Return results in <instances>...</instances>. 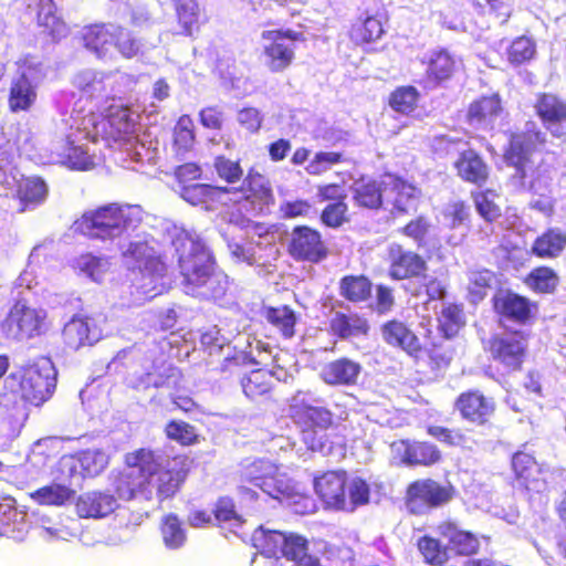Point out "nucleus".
I'll return each instance as SVG.
<instances>
[{
  "mask_svg": "<svg viewBox=\"0 0 566 566\" xmlns=\"http://www.w3.org/2000/svg\"><path fill=\"white\" fill-rule=\"evenodd\" d=\"M313 489L326 510L352 513L369 502L370 486L346 470H327L313 479Z\"/></svg>",
  "mask_w": 566,
  "mask_h": 566,
  "instance_id": "obj_1",
  "label": "nucleus"
},
{
  "mask_svg": "<svg viewBox=\"0 0 566 566\" xmlns=\"http://www.w3.org/2000/svg\"><path fill=\"white\" fill-rule=\"evenodd\" d=\"M123 464L112 478L114 493L124 501L138 496L150 501L154 475L160 465L158 452L149 447L134 449L124 454Z\"/></svg>",
  "mask_w": 566,
  "mask_h": 566,
  "instance_id": "obj_2",
  "label": "nucleus"
},
{
  "mask_svg": "<svg viewBox=\"0 0 566 566\" xmlns=\"http://www.w3.org/2000/svg\"><path fill=\"white\" fill-rule=\"evenodd\" d=\"M112 101L113 103L104 109V117L99 120L92 115L83 117L80 124L77 119H74L77 127L73 130V125L71 126L65 142H129L128 138L117 137L115 133H133L139 113L120 101L116 102L114 98Z\"/></svg>",
  "mask_w": 566,
  "mask_h": 566,
  "instance_id": "obj_3",
  "label": "nucleus"
},
{
  "mask_svg": "<svg viewBox=\"0 0 566 566\" xmlns=\"http://www.w3.org/2000/svg\"><path fill=\"white\" fill-rule=\"evenodd\" d=\"M56 386V370L50 358L39 357L4 380V388L14 397L39 406L46 401Z\"/></svg>",
  "mask_w": 566,
  "mask_h": 566,
  "instance_id": "obj_4",
  "label": "nucleus"
},
{
  "mask_svg": "<svg viewBox=\"0 0 566 566\" xmlns=\"http://www.w3.org/2000/svg\"><path fill=\"white\" fill-rule=\"evenodd\" d=\"M289 416L298 428L302 442L313 452H329L332 443L326 430L333 427V412L304 400H294L289 407Z\"/></svg>",
  "mask_w": 566,
  "mask_h": 566,
  "instance_id": "obj_5",
  "label": "nucleus"
},
{
  "mask_svg": "<svg viewBox=\"0 0 566 566\" xmlns=\"http://www.w3.org/2000/svg\"><path fill=\"white\" fill-rule=\"evenodd\" d=\"M130 224L129 207L117 203L88 210L75 221L76 229L82 234L101 240L120 237Z\"/></svg>",
  "mask_w": 566,
  "mask_h": 566,
  "instance_id": "obj_6",
  "label": "nucleus"
},
{
  "mask_svg": "<svg viewBox=\"0 0 566 566\" xmlns=\"http://www.w3.org/2000/svg\"><path fill=\"white\" fill-rule=\"evenodd\" d=\"M46 313L31 307L27 300H15L0 323L2 334L18 340L31 339L44 331Z\"/></svg>",
  "mask_w": 566,
  "mask_h": 566,
  "instance_id": "obj_7",
  "label": "nucleus"
},
{
  "mask_svg": "<svg viewBox=\"0 0 566 566\" xmlns=\"http://www.w3.org/2000/svg\"><path fill=\"white\" fill-rule=\"evenodd\" d=\"M454 495L452 485H442L432 479H420L408 484L403 497L411 515H422L450 502Z\"/></svg>",
  "mask_w": 566,
  "mask_h": 566,
  "instance_id": "obj_8",
  "label": "nucleus"
},
{
  "mask_svg": "<svg viewBox=\"0 0 566 566\" xmlns=\"http://www.w3.org/2000/svg\"><path fill=\"white\" fill-rule=\"evenodd\" d=\"M44 75L42 64L32 57H27L19 64L9 95V107L12 112L31 108L36 101V88Z\"/></svg>",
  "mask_w": 566,
  "mask_h": 566,
  "instance_id": "obj_9",
  "label": "nucleus"
},
{
  "mask_svg": "<svg viewBox=\"0 0 566 566\" xmlns=\"http://www.w3.org/2000/svg\"><path fill=\"white\" fill-rule=\"evenodd\" d=\"M227 187L226 200L229 205H243L248 210L262 212L274 203V195L269 179L250 169L239 187Z\"/></svg>",
  "mask_w": 566,
  "mask_h": 566,
  "instance_id": "obj_10",
  "label": "nucleus"
},
{
  "mask_svg": "<svg viewBox=\"0 0 566 566\" xmlns=\"http://www.w3.org/2000/svg\"><path fill=\"white\" fill-rule=\"evenodd\" d=\"M252 488L272 497H279L283 493V488L275 465L261 459L244 465L239 473L238 490L241 494L254 497L256 494Z\"/></svg>",
  "mask_w": 566,
  "mask_h": 566,
  "instance_id": "obj_11",
  "label": "nucleus"
},
{
  "mask_svg": "<svg viewBox=\"0 0 566 566\" xmlns=\"http://www.w3.org/2000/svg\"><path fill=\"white\" fill-rule=\"evenodd\" d=\"M316 199L326 203L319 212V222L328 229H339L352 220L347 193L337 182L322 184L316 187Z\"/></svg>",
  "mask_w": 566,
  "mask_h": 566,
  "instance_id": "obj_12",
  "label": "nucleus"
},
{
  "mask_svg": "<svg viewBox=\"0 0 566 566\" xmlns=\"http://www.w3.org/2000/svg\"><path fill=\"white\" fill-rule=\"evenodd\" d=\"M171 460V465L163 468L160 464L154 475L151 500L156 497L159 503L175 497L190 473L192 460L189 455L177 454Z\"/></svg>",
  "mask_w": 566,
  "mask_h": 566,
  "instance_id": "obj_13",
  "label": "nucleus"
},
{
  "mask_svg": "<svg viewBox=\"0 0 566 566\" xmlns=\"http://www.w3.org/2000/svg\"><path fill=\"white\" fill-rule=\"evenodd\" d=\"M287 252L297 262L317 264L328 256L329 249L317 229L296 226L292 230Z\"/></svg>",
  "mask_w": 566,
  "mask_h": 566,
  "instance_id": "obj_14",
  "label": "nucleus"
},
{
  "mask_svg": "<svg viewBox=\"0 0 566 566\" xmlns=\"http://www.w3.org/2000/svg\"><path fill=\"white\" fill-rule=\"evenodd\" d=\"M184 284L191 292L203 286L210 280L214 260L212 255L200 245L191 242L188 253H181L178 259Z\"/></svg>",
  "mask_w": 566,
  "mask_h": 566,
  "instance_id": "obj_15",
  "label": "nucleus"
},
{
  "mask_svg": "<svg viewBox=\"0 0 566 566\" xmlns=\"http://www.w3.org/2000/svg\"><path fill=\"white\" fill-rule=\"evenodd\" d=\"M390 450L400 464L410 468H429L442 459L440 449L429 441L398 439L390 443Z\"/></svg>",
  "mask_w": 566,
  "mask_h": 566,
  "instance_id": "obj_16",
  "label": "nucleus"
},
{
  "mask_svg": "<svg viewBox=\"0 0 566 566\" xmlns=\"http://www.w3.org/2000/svg\"><path fill=\"white\" fill-rule=\"evenodd\" d=\"M388 276L395 281L421 280L427 277L428 264L419 253L395 245L388 252Z\"/></svg>",
  "mask_w": 566,
  "mask_h": 566,
  "instance_id": "obj_17",
  "label": "nucleus"
},
{
  "mask_svg": "<svg viewBox=\"0 0 566 566\" xmlns=\"http://www.w3.org/2000/svg\"><path fill=\"white\" fill-rule=\"evenodd\" d=\"M387 178L388 181L385 182V189L392 196L388 199L390 216L392 218H400L416 212L418 200L421 197V189L395 174H388Z\"/></svg>",
  "mask_w": 566,
  "mask_h": 566,
  "instance_id": "obj_18",
  "label": "nucleus"
},
{
  "mask_svg": "<svg viewBox=\"0 0 566 566\" xmlns=\"http://www.w3.org/2000/svg\"><path fill=\"white\" fill-rule=\"evenodd\" d=\"M384 342L403 350L416 360L423 357L424 348L418 335L402 321L392 318L380 327Z\"/></svg>",
  "mask_w": 566,
  "mask_h": 566,
  "instance_id": "obj_19",
  "label": "nucleus"
},
{
  "mask_svg": "<svg viewBox=\"0 0 566 566\" xmlns=\"http://www.w3.org/2000/svg\"><path fill=\"white\" fill-rule=\"evenodd\" d=\"M534 107L552 136L562 138L566 132V102L554 94L543 93L537 96Z\"/></svg>",
  "mask_w": 566,
  "mask_h": 566,
  "instance_id": "obj_20",
  "label": "nucleus"
},
{
  "mask_svg": "<svg viewBox=\"0 0 566 566\" xmlns=\"http://www.w3.org/2000/svg\"><path fill=\"white\" fill-rule=\"evenodd\" d=\"M41 165H61L72 170H90L94 164V158L81 145L63 144L56 151H45L36 158Z\"/></svg>",
  "mask_w": 566,
  "mask_h": 566,
  "instance_id": "obj_21",
  "label": "nucleus"
},
{
  "mask_svg": "<svg viewBox=\"0 0 566 566\" xmlns=\"http://www.w3.org/2000/svg\"><path fill=\"white\" fill-rule=\"evenodd\" d=\"M116 493L107 491H90L77 496L74 505L81 518H103L112 514L117 507Z\"/></svg>",
  "mask_w": 566,
  "mask_h": 566,
  "instance_id": "obj_22",
  "label": "nucleus"
},
{
  "mask_svg": "<svg viewBox=\"0 0 566 566\" xmlns=\"http://www.w3.org/2000/svg\"><path fill=\"white\" fill-rule=\"evenodd\" d=\"M62 335L70 348L78 349L96 343L102 332L93 317L75 315L64 325Z\"/></svg>",
  "mask_w": 566,
  "mask_h": 566,
  "instance_id": "obj_23",
  "label": "nucleus"
},
{
  "mask_svg": "<svg viewBox=\"0 0 566 566\" xmlns=\"http://www.w3.org/2000/svg\"><path fill=\"white\" fill-rule=\"evenodd\" d=\"M268 33L272 43L264 48L265 65L272 72H282L291 65L294 59L293 39L279 31Z\"/></svg>",
  "mask_w": 566,
  "mask_h": 566,
  "instance_id": "obj_24",
  "label": "nucleus"
},
{
  "mask_svg": "<svg viewBox=\"0 0 566 566\" xmlns=\"http://www.w3.org/2000/svg\"><path fill=\"white\" fill-rule=\"evenodd\" d=\"M120 27L113 23H95L83 29L84 45L97 57H106L114 46L116 34Z\"/></svg>",
  "mask_w": 566,
  "mask_h": 566,
  "instance_id": "obj_25",
  "label": "nucleus"
},
{
  "mask_svg": "<svg viewBox=\"0 0 566 566\" xmlns=\"http://www.w3.org/2000/svg\"><path fill=\"white\" fill-rule=\"evenodd\" d=\"M526 346L527 342L523 332L504 333L497 338V360L507 370H517L522 366Z\"/></svg>",
  "mask_w": 566,
  "mask_h": 566,
  "instance_id": "obj_26",
  "label": "nucleus"
},
{
  "mask_svg": "<svg viewBox=\"0 0 566 566\" xmlns=\"http://www.w3.org/2000/svg\"><path fill=\"white\" fill-rule=\"evenodd\" d=\"M441 537L448 541V548L460 556H470L479 552L480 542L475 534L460 528L451 521L441 522L438 527Z\"/></svg>",
  "mask_w": 566,
  "mask_h": 566,
  "instance_id": "obj_27",
  "label": "nucleus"
},
{
  "mask_svg": "<svg viewBox=\"0 0 566 566\" xmlns=\"http://www.w3.org/2000/svg\"><path fill=\"white\" fill-rule=\"evenodd\" d=\"M227 187L212 186L209 184L186 185L180 188L181 198L192 206H200L205 209H212L218 205L228 206L226 200Z\"/></svg>",
  "mask_w": 566,
  "mask_h": 566,
  "instance_id": "obj_28",
  "label": "nucleus"
},
{
  "mask_svg": "<svg viewBox=\"0 0 566 566\" xmlns=\"http://www.w3.org/2000/svg\"><path fill=\"white\" fill-rule=\"evenodd\" d=\"M455 408L461 416L476 423H485L493 412V403L479 390H468L459 395L455 400Z\"/></svg>",
  "mask_w": 566,
  "mask_h": 566,
  "instance_id": "obj_29",
  "label": "nucleus"
},
{
  "mask_svg": "<svg viewBox=\"0 0 566 566\" xmlns=\"http://www.w3.org/2000/svg\"><path fill=\"white\" fill-rule=\"evenodd\" d=\"M385 186L376 179L360 178L352 186L354 205L363 210L378 211L384 206Z\"/></svg>",
  "mask_w": 566,
  "mask_h": 566,
  "instance_id": "obj_30",
  "label": "nucleus"
},
{
  "mask_svg": "<svg viewBox=\"0 0 566 566\" xmlns=\"http://www.w3.org/2000/svg\"><path fill=\"white\" fill-rule=\"evenodd\" d=\"M360 369L358 363L342 357L327 363L321 370V378L331 386H352L356 384Z\"/></svg>",
  "mask_w": 566,
  "mask_h": 566,
  "instance_id": "obj_31",
  "label": "nucleus"
},
{
  "mask_svg": "<svg viewBox=\"0 0 566 566\" xmlns=\"http://www.w3.org/2000/svg\"><path fill=\"white\" fill-rule=\"evenodd\" d=\"M501 307V314L515 323L525 324L536 312V305L528 298L518 294L497 292V307Z\"/></svg>",
  "mask_w": 566,
  "mask_h": 566,
  "instance_id": "obj_32",
  "label": "nucleus"
},
{
  "mask_svg": "<svg viewBox=\"0 0 566 566\" xmlns=\"http://www.w3.org/2000/svg\"><path fill=\"white\" fill-rule=\"evenodd\" d=\"M329 333L338 338L348 339L365 336L369 332L368 321L358 313L336 312L329 321Z\"/></svg>",
  "mask_w": 566,
  "mask_h": 566,
  "instance_id": "obj_33",
  "label": "nucleus"
},
{
  "mask_svg": "<svg viewBox=\"0 0 566 566\" xmlns=\"http://www.w3.org/2000/svg\"><path fill=\"white\" fill-rule=\"evenodd\" d=\"M262 315L284 339H291L296 334L298 314L286 304L279 306H265Z\"/></svg>",
  "mask_w": 566,
  "mask_h": 566,
  "instance_id": "obj_34",
  "label": "nucleus"
},
{
  "mask_svg": "<svg viewBox=\"0 0 566 566\" xmlns=\"http://www.w3.org/2000/svg\"><path fill=\"white\" fill-rule=\"evenodd\" d=\"M467 325L462 304L447 303L437 315V328L444 339L455 338Z\"/></svg>",
  "mask_w": 566,
  "mask_h": 566,
  "instance_id": "obj_35",
  "label": "nucleus"
},
{
  "mask_svg": "<svg viewBox=\"0 0 566 566\" xmlns=\"http://www.w3.org/2000/svg\"><path fill=\"white\" fill-rule=\"evenodd\" d=\"M112 82V75L95 70H83L73 80L74 86L90 98L107 95V87Z\"/></svg>",
  "mask_w": 566,
  "mask_h": 566,
  "instance_id": "obj_36",
  "label": "nucleus"
},
{
  "mask_svg": "<svg viewBox=\"0 0 566 566\" xmlns=\"http://www.w3.org/2000/svg\"><path fill=\"white\" fill-rule=\"evenodd\" d=\"M338 289L343 298L357 304L370 298L373 282L364 274H348L339 280Z\"/></svg>",
  "mask_w": 566,
  "mask_h": 566,
  "instance_id": "obj_37",
  "label": "nucleus"
},
{
  "mask_svg": "<svg viewBox=\"0 0 566 566\" xmlns=\"http://www.w3.org/2000/svg\"><path fill=\"white\" fill-rule=\"evenodd\" d=\"M48 195V186L41 177L22 176L17 181L15 197L21 202V210L41 203Z\"/></svg>",
  "mask_w": 566,
  "mask_h": 566,
  "instance_id": "obj_38",
  "label": "nucleus"
},
{
  "mask_svg": "<svg viewBox=\"0 0 566 566\" xmlns=\"http://www.w3.org/2000/svg\"><path fill=\"white\" fill-rule=\"evenodd\" d=\"M25 524V513L20 511L12 497L0 501V536L14 537Z\"/></svg>",
  "mask_w": 566,
  "mask_h": 566,
  "instance_id": "obj_39",
  "label": "nucleus"
},
{
  "mask_svg": "<svg viewBox=\"0 0 566 566\" xmlns=\"http://www.w3.org/2000/svg\"><path fill=\"white\" fill-rule=\"evenodd\" d=\"M241 386L244 395L252 400L265 397L274 387L273 373L262 368L251 370L241 379Z\"/></svg>",
  "mask_w": 566,
  "mask_h": 566,
  "instance_id": "obj_40",
  "label": "nucleus"
},
{
  "mask_svg": "<svg viewBox=\"0 0 566 566\" xmlns=\"http://www.w3.org/2000/svg\"><path fill=\"white\" fill-rule=\"evenodd\" d=\"M75 497V490L60 483H51L36 489L31 499L40 505L63 506Z\"/></svg>",
  "mask_w": 566,
  "mask_h": 566,
  "instance_id": "obj_41",
  "label": "nucleus"
},
{
  "mask_svg": "<svg viewBox=\"0 0 566 566\" xmlns=\"http://www.w3.org/2000/svg\"><path fill=\"white\" fill-rule=\"evenodd\" d=\"M458 175L465 181L481 184L488 178L486 166L471 151H463L455 163Z\"/></svg>",
  "mask_w": 566,
  "mask_h": 566,
  "instance_id": "obj_42",
  "label": "nucleus"
},
{
  "mask_svg": "<svg viewBox=\"0 0 566 566\" xmlns=\"http://www.w3.org/2000/svg\"><path fill=\"white\" fill-rule=\"evenodd\" d=\"M252 541L262 555L279 557L286 541V534L280 531L265 530L261 526L253 533Z\"/></svg>",
  "mask_w": 566,
  "mask_h": 566,
  "instance_id": "obj_43",
  "label": "nucleus"
},
{
  "mask_svg": "<svg viewBox=\"0 0 566 566\" xmlns=\"http://www.w3.org/2000/svg\"><path fill=\"white\" fill-rule=\"evenodd\" d=\"M512 469L516 479L526 489H531V483L537 481L542 471L539 464L531 454L521 451L513 454Z\"/></svg>",
  "mask_w": 566,
  "mask_h": 566,
  "instance_id": "obj_44",
  "label": "nucleus"
},
{
  "mask_svg": "<svg viewBox=\"0 0 566 566\" xmlns=\"http://www.w3.org/2000/svg\"><path fill=\"white\" fill-rule=\"evenodd\" d=\"M168 440L177 442L181 447H191L200 441L197 428L184 420H169L164 428Z\"/></svg>",
  "mask_w": 566,
  "mask_h": 566,
  "instance_id": "obj_45",
  "label": "nucleus"
},
{
  "mask_svg": "<svg viewBox=\"0 0 566 566\" xmlns=\"http://www.w3.org/2000/svg\"><path fill=\"white\" fill-rule=\"evenodd\" d=\"M38 23L43 27L54 39L67 34L66 24L55 14V7L52 0H39Z\"/></svg>",
  "mask_w": 566,
  "mask_h": 566,
  "instance_id": "obj_46",
  "label": "nucleus"
},
{
  "mask_svg": "<svg viewBox=\"0 0 566 566\" xmlns=\"http://www.w3.org/2000/svg\"><path fill=\"white\" fill-rule=\"evenodd\" d=\"M565 247L566 235L559 230L552 229L535 240L532 250L539 258H555Z\"/></svg>",
  "mask_w": 566,
  "mask_h": 566,
  "instance_id": "obj_47",
  "label": "nucleus"
},
{
  "mask_svg": "<svg viewBox=\"0 0 566 566\" xmlns=\"http://www.w3.org/2000/svg\"><path fill=\"white\" fill-rule=\"evenodd\" d=\"M495 113V97H482L472 103L468 112V120L476 128H492Z\"/></svg>",
  "mask_w": 566,
  "mask_h": 566,
  "instance_id": "obj_48",
  "label": "nucleus"
},
{
  "mask_svg": "<svg viewBox=\"0 0 566 566\" xmlns=\"http://www.w3.org/2000/svg\"><path fill=\"white\" fill-rule=\"evenodd\" d=\"M77 460L81 474L84 478H95L99 475L109 463V458L103 450H84L80 452Z\"/></svg>",
  "mask_w": 566,
  "mask_h": 566,
  "instance_id": "obj_49",
  "label": "nucleus"
},
{
  "mask_svg": "<svg viewBox=\"0 0 566 566\" xmlns=\"http://www.w3.org/2000/svg\"><path fill=\"white\" fill-rule=\"evenodd\" d=\"M417 549L423 562L430 566L441 565L448 559V546H443L438 538L430 535L418 538Z\"/></svg>",
  "mask_w": 566,
  "mask_h": 566,
  "instance_id": "obj_50",
  "label": "nucleus"
},
{
  "mask_svg": "<svg viewBox=\"0 0 566 566\" xmlns=\"http://www.w3.org/2000/svg\"><path fill=\"white\" fill-rule=\"evenodd\" d=\"M160 534L165 545L170 549L180 548L187 538L180 520L174 513H169L163 517Z\"/></svg>",
  "mask_w": 566,
  "mask_h": 566,
  "instance_id": "obj_51",
  "label": "nucleus"
},
{
  "mask_svg": "<svg viewBox=\"0 0 566 566\" xmlns=\"http://www.w3.org/2000/svg\"><path fill=\"white\" fill-rule=\"evenodd\" d=\"M431 223L424 216H418L408 221L398 231L400 234L411 239L416 245L421 249L428 242Z\"/></svg>",
  "mask_w": 566,
  "mask_h": 566,
  "instance_id": "obj_52",
  "label": "nucleus"
},
{
  "mask_svg": "<svg viewBox=\"0 0 566 566\" xmlns=\"http://www.w3.org/2000/svg\"><path fill=\"white\" fill-rule=\"evenodd\" d=\"M419 93L413 86H401L390 94L389 105L395 112L409 114L416 108Z\"/></svg>",
  "mask_w": 566,
  "mask_h": 566,
  "instance_id": "obj_53",
  "label": "nucleus"
},
{
  "mask_svg": "<svg viewBox=\"0 0 566 566\" xmlns=\"http://www.w3.org/2000/svg\"><path fill=\"white\" fill-rule=\"evenodd\" d=\"M382 33V24L376 17H367L364 21L356 23L350 31L352 39L357 43L376 41Z\"/></svg>",
  "mask_w": 566,
  "mask_h": 566,
  "instance_id": "obj_54",
  "label": "nucleus"
},
{
  "mask_svg": "<svg viewBox=\"0 0 566 566\" xmlns=\"http://www.w3.org/2000/svg\"><path fill=\"white\" fill-rule=\"evenodd\" d=\"M454 69V61L446 50L433 52L428 66V74L437 81L448 78Z\"/></svg>",
  "mask_w": 566,
  "mask_h": 566,
  "instance_id": "obj_55",
  "label": "nucleus"
},
{
  "mask_svg": "<svg viewBox=\"0 0 566 566\" xmlns=\"http://www.w3.org/2000/svg\"><path fill=\"white\" fill-rule=\"evenodd\" d=\"M176 4L177 17L187 34H191L197 25L199 8L196 0H174Z\"/></svg>",
  "mask_w": 566,
  "mask_h": 566,
  "instance_id": "obj_56",
  "label": "nucleus"
},
{
  "mask_svg": "<svg viewBox=\"0 0 566 566\" xmlns=\"http://www.w3.org/2000/svg\"><path fill=\"white\" fill-rule=\"evenodd\" d=\"M428 358V365L431 369L447 368L452 360V349L443 346L441 343L431 342L430 345H423Z\"/></svg>",
  "mask_w": 566,
  "mask_h": 566,
  "instance_id": "obj_57",
  "label": "nucleus"
},
{
  "mask_svg": "<svg viewBox=\"0 0 566 566\" xmlns=\"http://www.w3.org/2000/svg\"><path fill=\"white\" fill-rule=\"evenodd\" d=\"M217 175L228 184L238 182L243 176L239 160H231L222 155L214 158L213 164Z\"/></svg>",
  "mask_w": 566,
  "mask_h": 566,
  "instance_id": "obj_58",
  "label": "nucleus"
},
{
  "mask_svg": "<svg viewBox=\"0 0 566 566\" xmlns=\"http://www.w3.org/2000/svg\"><path fill=\"white\" fill-rule=\"evenodd\" d=\"M536 49L535 43L526 36L517 38L511 44L507 55L512 64H522L533 59Z\"/></svg>",
  "mask_w": 566,
  "mask_h": 566,
  "instance_id": "obj_59",
  "label": "nucleus"
},
{
  "mask_svg": "<svg viewBox=\"0 0 566 566\" xmlns=\"http://www.w3.org/2000/svg\"><path fill=\"white\" fill-rule=\"evenodd\" d=\"M427 433L449 447H458L465 442V434L461 429L431 424L427 427Z\"/></svg>",
  "mask_w": 566,
  "mask_h": 566,
  "instance_id": "obj_60",
  "label": "nucleus"
},
{
  "mask_svg": "<svg viewBox=\"0 0 566 566\" xmlns=\"http://www.w3.org/2000/svg\"><path fill=\"white\" fill-rule=\"evenodd\" d=\"M530 283L536 291L549 293L557 285V276L548 268H538L531 273Z\"/></svg>",
  "mask_w": 566,
  "mask_h": 566,
  "instance_id": "obj_61",
  "label": "nucleus"
},
{
  "mask_svg": "<svg viewBox=\"0 0 566 566\" xmlns=\"http://www.w3.org/2000/svg\"><path fill=\"white\" fill-rule=\"evenodd\" d=\"M308 543L306 538L296 534H286V541L280 552V556L289 560H296L307 554Z\"/></svg>",
  "mask_w": 566,
  "mask_h": 566,
  "instance_id": "obj_62",
  "label": "nucleus"
},
{
  "mask_svg": "<svg viewBox=\"0 0 566 566\" xmlns=\"http://www.w3.org/2000/svg\"><path fill=\"white\" fill-rule=\"evenodd\" d=\"M495 193L492 190L473 193L476 210L486 220L492 222L495 218Z\"/></svg>",
  "mask_w": 566,
  "mask_h": 566,
  "instance_id": "obj_63",
  "label": "nucleus"
},
{
  "mask_svg": "<svg viewBox=\"0 0 566 566\" xmlns=\"http://www.w3.org/2000/svg\"><path fill=\"white\" fill-rule=\"evenodd\" d=\"M114 46L117 48L123 56L130 59L139 53L142 45L137 39L120 27V32L116 34Z\"/></svg>",
  "mask_w": 566,
  "mask_h": 566,
  "instance_id": "obj_64",
  "label": "nucleus"
}]
</instances>
